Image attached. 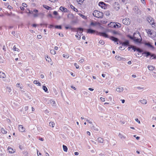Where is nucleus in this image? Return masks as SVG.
<instances>
[{
    "label": "nucleus",
    "mask_w": 156,
    "mask_h": 156,
    "mask_svg": "<svg viewBox=\"0 0 156 156\" xmlns=\"http://www.w3.org/2000/svg\"><path fill=\"white\" fill-rule=\"evenodd\" d=\"M59 9L62 12H67V9L62 6H61L59 8Z\"/></svg>",
    "instance_id": "obj_12"
},
{
    "label": "nucleus",
    "mask_w": 156,
    "mask_h": 156,
    "mask_svg": "<svg viewBox=\"0 0 156 156\" xmlns=\"http://www.w3.org/2000/svg\"><path fill=\"white\" fill-rule=\"evenodd\" d=\"M136 51L139 53H141L143 52V51L142 49L139 48H137Z\"/></svg>",
    "instance_id": "obj_43"
},
{
    "label": "nucleus",
    "mask_w": 156,
    "mask_h": 156,
    "mask_svg": "<svg viewBox=\"0 0 156 156\" xmlns=\"http://www.w3.org/2000/svg\"><path fill=\"white\" fill-rule=\"evenodd\" d=\"M100 99L101 101H102L103 102H104L105 101V99L104 98H103L102 97H101L100 98Z\"/></svg>",
    "instance_id": "obj_58"
},
{
    "label": "nucleus",
    "mask_w": 156,
    "mask_h": 156,
    "mask_svg": "<svg viewBox=\"0 0 156 156\" xmlns=\"http://www.w3.org/2000/svg\"><path fill=\"white\" fill-rule=\"evenodd\" d=\"M153 32H152V35L153 37H154L156 36V33L155 32V31L153 30Z\"/></svg>",
    "instance_id": "obj_49"
},
{
    "label": "nucleus",
    "mask_w": 156,
    "mask_h": 156,
    "mask_svg": "<svg viewBox=\"0 0 156 156\" xmlns=\"http://www.w3.org/2000/svg\"><path fill=\"white\" fill-rule=\"evenodd\" d=\"M73 14H69L68 15V18L70 19H73Z\"/></svg>",
    "instance_id": "obj_28"
},
{
    "label": "nucleus",
    "mask_w": 156,
    "mask_h": 156,
    "mask_svg": "<svg viewBox=\"0 0 156 156\" xmlns=\"http://www.w3.org/2000/svg\"><path fill=\"white\" fill-rule=\"evenodd\" d=\"M112 33L114 34H119L118 32L116 31H113Z\"/></svg>",
    "instance_id": "obj_55"
},
{
    "label": "nucleus",
    "mask_w": 156,
    "mask_h": 156,
    "mask_svg": "<svg viewBox=\"0 0 156 156\" xmlns=\"http://www.w3.org/2000/svg\"><path fill=\"white\" fill-rule=\"evenodd\" d=\"M145 44V45H147L152 48H154V47L149 43H146Z\"/></svg>",
    "instance_id": "obj_24"
},
{
    "label": "nucleus",
    "mask_w": 156,
    "mask_h": 156,
    "mask_svg": "<svg viewBox=\"0 0 156 156\" xmlns=\"http://www.w3.org/2000/svg\"><path fill=\"white\" fill-rule=\"evenodd\" d=\"M74 65L75 66H76V69H77L79 68V66H78V65H77V64L76 63H75L74 64Z\"/></svg>",
    "instance_id": "obj_59"
},
{
    "label": "nucleus",
    "mask_w": 156,
    "mask_h": 156,
    "mask_svg": "<svg viewBox=\"0 0 156 156\" xmlns=\"http://www.w3.org/2000/svg\"><path fill=\"white\" fill-rule=\"evenodd\" d=\"M55 28L61 29L62 28V27L60 25H56L55 27Z\"/></svg>",
    "instance_id": "obj_47"
},
{
    "label": "nucleus",
    "mask_w": 156,
    "mask_h": 156,
    "mask_svg": "<svg viewBox=\"0 0 156 156\" xmlns=\"http://www.w3.org/2000/svg\"><path fill=\"white\" fill-rule=\"evenodd\" d=\"M109 38L110 39L115 42H117L119 41V39L113 36L110 37Z\"/></svg>",
    "instance_id": "obj_11"
},
{
    "label": "nucleus",
    "mask_w": 156,
    "mask_h": 156,
    "mask_svg": "<svg viewBox=\"0 0 156 156\" xmlns=\"http://www.w3.org/2000/svg\"><path fill=\"white\" fill-rule=\"evenodd\" d=\"M76 30H77L76 31L77 32L78 31L81 32L80 33H82V32L83 31V29L81 28H78L77 29H76V30H75L76 31Z\"/></svg>",
    "instance_id": "obj_22"
},
{
    "label": "nucleus",
    "mask_w": 156,
    "mask_h": 156,
    "mask_svg": "<svg viewBox=\"0 0 156 156\" xmlns=\"http://www.w3.org/2000/svg\"><path fill=\"white\" fill-rule=\"evenodd\" d=\"M127 37H129V38H130L132 40H133L134 38V36H133V37H132L130 35H128Z\"/></svg>",
    "instance_id": "obj_50"
},
{
    "label": "nucleus",
    "mask_w": 156,
    "mask_h": 156,
    "mask_svg": "<svg viewBox=\"0 0 156 156\" xmlns=\"http://www.w3.org/2000/svg\"><path fill=\"white\" fill-rule=\"evenodd\" d=\"M63 57L66 58H68L69 57V56L68 54H64L63 55Z\"/></svg>",
    "instance_id": "obj_46"
},
{
    "label": "nucleus",
    "mask_w": 156,
    "mask_h": 156,
    "mask_svg": "<svg viewBox=\"0 0 156 156\" xmlns=\"http://www.w3.org/2000/svg\"><path fill=\"white\" fill-rule=\"evenodd\" d=\"M42 88L44 91L47 92L48 91V89L45 86H43L42 87Z\"/></svg>",
    "instance_id": "obj_41"
},
{
    "label": "nucleus",
    "mask_w": 156,
    "mask_h": 156,
    "mask_svg": "<svg viewBox=\"0 0 156 156\" xmlns=\"http://www.w3.org/2000/svg\"><path fill=\"white\" fill-rule=\"evenodd\" d=\"M123 90V88L122 87H119L117 88L116 89V90L119 92H122Z\"/></svg>",
    "instance_id": "obj_16"
},
{
    "label": "nucleus",
    "mask_w": 156,
    "mask_h": 156,
    "mask_svg": "<svg viewBox=\"0 0 156 156\" xmlns=\"http://www.w3.org/2000/svg\"><path fill=\"white\" fill-rule=\"evenodd\" d=\"M76 37H77L78 40H80V39L81 36L79 34H78V35H76Z\"/></svg>",
    "instance_id": "obj_54"
},
{
    "label": "nucleus",
    "mask_w": 156,
    "mask_h": 156,
    "mask_svg": "<svg viewBox=\"0 0 156 156\" xmlns=\"http://www.w3.org/2000/svg\"><path fill=\"white\" fill-rule=\"evenodd\" d=\"M43 7L44 8L46 9H47L48 10H49L51 8V7H50L46 5H43Z\"/></svg>",
    "instance_id": "obj_34"
},
{
    "label": "nucleus",
    "mask_w": 156,
    "mask_h": 156,
    "mask_svg": "<svg viewBox=\"0 0 156 156\" xmlns=\"http://www.w3.org/2000/svg\"><path fill=\"white\" fill-rule=\"evenodd\" d=\"M148 69L150 70H153L154 69V67L152 66H148Z\"/></svg>",
    "instance_id": "obj_21"
},
{
    "label": "nucleus",
    "mask_w": 156,
    "mask_h": 156,
    "mask_svg": "<svg viewBox=\"0 0 156 156\" xmlns=\"http://www.w3.org/2000/svg\"><path fill=\"white\" fill-rule=\"evenodd\" d=\"M114 22H111L108 25V26L110 27H113V26L115 24Z\"/></svg>",
    "instance_id": "obj_29"
},
{
    "label": "nucleus",
    "mask_w": 156,
    "mask_h": 156,
    "mask_svg": "<svg viewBox=\"0 0 156 156\" xmlns=\"http://www.w3.org/2000/svg\"><path fill=\"white\" fill-rule=\"evenodd\" d=\"M43 14L42 13H34L33 14L34 15V17H37L39 15H41V14Z\"/></svg>",
    "instance_id": "obj_27"
},
{
    "label": "nucleus",
    "mask_w": 156,
    "mask_h": 156,
    "mask_svg": "<svg viewBox=\"0 0 156 156\" xmlns=\"http://www.w3.org/2000/svg\"><path fill=\"white\" fill-rule=\"evenodd\" d=\"M115 58L118 60L120 61L121 60L122 58L119 55H116L115 57Z\"/></svg>",
    "instance_id": "obj_31"
},
{
    "label": "nucleus",
    "mask_w": 156,
    "mask_h": 156,
    "mask_svg": "<svg viewBox=\"0 0 156 156\" xmlns=\"http://www.w3.org/2000/svg\"><path fill=\"white\" fill-rule=\"evenodd\" d=\"M8 150L9 153H13V152H14L13 150L11 148L9 147L8 148Z\"/></svg>",
    "instance_id": "obj_33"
},
{
    "label": "nucleus",
    "mask_w": 156,
    "mask_h": 156,
    "mask_svg": "<svg viewBox=\"0 0 156 156\" xmlns=\"http://www.w3.org/2000/svg\"><path fill=\"white\" fill-rule=\"evenodd\" d=\"M6 76L4 73L2 72H0V77L2 79H4L5 78Z\"/></svg>",
    "instance_id": "obj_14"
},
{
    "label": "nucleus",
    "mask_w": 156,
    "mask_h": 156,
    "mask_svg": "<svg viewBox=\"0 0 156 156\" xmlns=\"http://www.w3.org/2000/svg\"><path fill=\"white\" fill-rule=\"evenodd\" d=\"M16 86L18 87H20V88L21 89L22 88V87L21 86V85L19 83H17L16 84Z\"/></svg>",
    "instance_id": "obj_52"
},
{
    "label": "nucleus",
    "mask_w": 156,
    "mask_h": 156,
    "mask_svg": "<svg viewBox=\"0 0 156 156\" xmlns=\"http://www.w3.org/2000/svg\"><path fill=\"white\" fill-rule=\"evenodd\" d=\"M50 52L53 55H55L56 53L54 49L51 50Z\"/></svg>",
    "instance_id": "obj_39"
},
{
    "label": "nucleus",
    "mask_w": 156,
    "mask_h": 156,
    "mask_svg": "<svg viewBox=\"0 0 156 156\" xmlns=\"http://www.w3.org/2000/svg\"><path fill=\"white\" fill-rule=\"evenodd\" d=\"M99 43L102 45H103L105 44V42L103 40H100L99 41Z\"/></svg>",
    "instance_id": "obj_48"
},
{
    "label": "nucleus",
    "mask_w": 156,
    "mask_h": 156,
    "mask_svg": "<svg viewBox=\"0 0 156 156\" xmlns=\"http://www.w3.org/2000/svg\"><path fill=\"white\" fill-rule=\"evenodd\" d=\"M83 93L85 95H87L88 93L86 91H83Z\"/></svg>",
    "instance_id": "obj_60"
},
{
    "label": "nucleus",
    "mask_w": 156,
    "mask_h": 156,
    "mask_svg": "<svg viewBox=\"0 0 156 156\" xmlns=\"http://www.w3.org/2000/svg\"><path fill=\"white\" fill-rule=\"evenodd\" d=\"M55 123L53 122H50L49 123V125L50 126L53 127L55 125Z\"/></svg>",
    "instance_id": "obj_30"
},
{
    "label": "nucleus",
    "mask_w": 156,
    "mask_h": 156,
    "mask_svg": "<svg viewBox=\"0 0 156 156\" xmlns=\"http://www.w3.org/2000/svg\"><path fill=\"white\" fill-rule=\"evenodd\" d=\"M119 137L121 139H125L126 138V137L125 136H124L123 135H122V134H121L120 133H119Z\"/></svg>",
    "instance_id": "obj_23"
},
{
    "label": "nucleus",
    "mask_w": 156,
    "mask_h": 156,
    "mask_svg": "<svg viewBox=\"0 0 156 156\" xmlns=\"http://www.w3.org/2000/svg\"><path fill=\"white\" fill-rule=\"evenodd\" d=\"M48 104H51L52 106H55L56 104L55 101L53 100L52 99H50L48 101Z\"/></svg>",
    "instance_id": "obj_7"
},
{
    "label": "nucleus",
    "mask_w": 156,
    "mask_h": 156,
    "mask_svg": "<svg viewBox=\"0 0 156 156\" xmlns=\"http://www.w3.org/2000/svg\"><path fill=\"white\" fill-rule=\"evenodd\" d=\"M118 24H119L118 25L117 24V23H115V24L113 26V27L115 28H119L121 27V25L120 24L118 23Z\"/></svg>",
    "instance_id": "obj_15"
},
{
    "label": "nucleus",
    "mask_w": 156,
    "mask_h": 156,
    "mask_svg": "<svg viewBox=\"0 0 156 156\" xmlns=\"http://www.w3.org/2000/svg\"><path fill=\"white\" fill-rule=\"evenodd\" d=\"M63 149L64 151L65 152H67V151L68 149H67V147L66 146L64 145H63Z\"/></svg>",
    "instance_id": "obj_35"
},
{
    "label": "nucleus",
    "mask_w": 156,
    "mask_h": 156,
    "mask_svg": "<svg viewBox=\"0 0 156 156\" xmlns=\"http://www.w3.org/2000/svg\"><path fill=\"white\" fill-rule=\"evenodd\" d=\"M122 22L124 24L128 25L130 24L131 21L129 18H126L122 20Z\"/></svg>",
    "instance_id": "obj_4"
},
{
    "label": "nucleus",
    "mask_w": 156,
    "mask_h": 156,
    "mask_svg": "<svg viewBox=\"0 0 156 156\" xmlns=\"http://www.w3.org/2000/svg\"><path fill=\"white\" fill-rule=\"evenodd\" d=\"M122 46H126L129 45V42L128 40H126L124 42L121 43Z\"/></svg>",
    "instance_id": "obj_9"
},
{
    "label": "nucleus",
    "mask_w": 156,
    "mask_h": 156,
    "mask_svg": "<svg viewBox=\"0 0 156 156\" xmlns=\"http://www.w3.org/2000/svg\"><path fill=\"white\" fill-rule=\"evenodd\" d=\"M129 47L128 48V50H129V49L130 48H132L133 47V45H129Z\"/></svg>",
    "instance_id": "obj_57"
},
{
    "label": "nucleus",
    "mask_w": 156,
    "mask_h": 156,
    "mask_svg": "<svg viewBox=\"0 0 156 156\" xmlns=\"http://www.w3.org/2000/svg\"><path fill=\"white\" fill-rule=\"evenodd\" d=\"M132 49L134 51H136L137 48L135 46H133V47L132 48Z\"/></svg>",
    "instance_id": "obj_53"
},
{
    "label": "nucleus",
    "mask_w": 156,
    "mask_h": 156,
    "mask_svg": "<svg viewBox=\"0 0 156 156\" xmlns=\"http://www.w3.org/2000/svg\"><path fill=\"white\" fill-rule=\"evenodd\" d=\"M127 37H129V38H130L132 40H133L134 38V36H133V37H132L130 35H128Z\"/></svg>",
    "instance_id": "obj_51"
},
{
    "label": "nucleus",
    "mask_w": 156,
    "mask_h": 156,
    "mask_svg": "<svg viewBox=\"0 0 156 156\" xmlns=\"http://www.w3.org/2000/svg\"><path fill=\"white\" fill-rule=\"evenodd\" d=\"M37 37V38L39 39H40L42 37V36L40 35H38Z\"/></svg>",
    "instance_id": "obj_63"
},
{
    "label": "nucleus",
    "mask_w": 156,
    "mask_h": 156,
    "mask_svg": "<svg viewBox=\"0 0 156 156\" xmlns=\"http://www.w3.org/2000/svg\"><path fill=\"white\" fill-rule=\"evenodd\" d=\"M53 14H54V15H58V12L56 11H54L53 12Z\"/></svg>",
    "instance_id": "obj_64"
},
{
    "label": "nucleus",
    "mask_w": 156,
    "mask_h": 156,
    "mask_svg": "<svg viewBox=\"0 0 156 156\" xmlns=\"http://www.w3.org/2000/svg\"><path fill=\"white\" fill-rule=\"evenodd\" d=\"M33 12H35V13H38V11L37 9H34L33 10Z\"/></svg>",
    "instance_id": "obj_61"
},
{
    "label": "nucleus",
    "mask_w": 156,
    "mask_h": 156,
    "mask_svg": "<svg viewBox=\"0 0 156 156\" xmlns=\"http://www.w3.org/2000/svg\"><path fill=\"white\" fill-rule=\"evenodd\" d=\"M105 4L103 2H101L99 3V5L101 6L102 8L104 7L103 5H105Z\"/></svg>",
    "instance_id": "obj_26"
},
{
    "label": "nucleus",
    "mask_w": 156,
    "mask_h": 156,
    "mask_svg": "<svg viewBox=\"0 0 156 156\" xmlns=\"http://www.w3.org/2000/svg\"><path fill=\"white\" fill-rule=\"evenodd\" d=\"M93 14L94 16L98 18H102L103 16V14L102 12L97 10L94 11Z\"/></svg>",
    "instance_id": "obj_2"
},
{
    "label": "nucleus",
    "mask_w": 156,
    "mask_h": 156,
    "mask_svg": "<svg viewBox=\"0 0 156 156\" xmlns=\"http://www.w3.org/2000/svg\"><path fill=\"white\" fill-rule=\"evenodd\" d=\"M11 103L14 106H16L17 105V102L16 101H13L11 102Z\"/></svg>",
    "instance_id": "obj_32"
},
{
    "label": "nucleus",
    "mask_w": 156,
    "mask_h": 156,
    "mask_svg": "<svg viewBox=\"0 0 156 156\" xmlns=\"http://www.w3.org/2000/svg\"><path fill=\"white\" fill-rule=\"evenodd\" d=\"M70 6L71 9L77 12L78 11L77 9L76 8L73 6L71 5Z\"/></svg>",
    "instance_id": "obj_36"
},
{
    "label": "nucleus",
    "mask_w": 156,
    "mask_h": 156,
    "mask_svg": "<svg viewBox=\"0 0 156 156\" xmlns=\"http://www.w3.org/2000/svg\"><path fill=\"white\" fill-rule=\"evenodd\" d=\"M18 128L20 131L21 132H23L25 131V128L22 125H19Z\"/></svg>",
    "instance_id": "obj_13"
},
{
    "label": "nucleus",
    "mask_w": 156,
    "mask_h": 156,
    "mask_svg": "<svg viewBox=\"0 0 156 156\" xmlns=\"http://www.w3.org/2000/svg\"><path fill=\"white\" fill-rule=\"evenodd\" d=\"M133 35L134 36V38L133 41L136 43H140L142 41V38H141V39H139L138 37H137L136 36H139L141 37L140 33L139 32L137 33H135L133 34Z\"/></svg>",
    "instance_id": "obj_1"
},
{
    "label": "nucleus",
    "mask_w": 156,
    "mask_h": 156,
    "mask_svg": "<svg viewBox=\"0 0 156 156\" xmlns=\"http://www.w3.org/2000/svg\"><path fill=\"white\" fill-rule=\"evenodd\" d=\"M99 34L100 35L105 37H108V34L105 32H99Z\"/></svg>",
    "instance_id": "obj_10"
},
{
    "label": "nucleus",
    "mask_w": 156,
    "mask_h": 156,
    "mask_svg": "<svg viewBox=\"0 0 156 156\" xmlns=\"http://www.w3.org/2000/svg\"><path fill=\"white\" fill-rule=\"evenodd\" d=\"M4 58L2 55L0 54V63H3L4 61Z\"/></svg>",
    "instance_id": "obj_17"
},
{
    "label": "nucleus",
    "mask_w": 156,
    "mask_h": 156,
    "mask_svg": "<svg viewBox=\"0 0 156 156\" xmlns=\"http://www.w3.org/2000/svg\"><path fill=\"white\" fill-rule=\"evenodd\" d=\"M105 65V67L107 69H109L110 68V64L106 62L103 63Z\"/></svg>",
    "instance_id": "obj_18"
},
{
    "label": "nucleus",
    "mask_w": 156,
    "mask_h": 156,
    "mask_svg": "<svg viewBox=\"0 0 156 156\" xmlns=\"http://www.w3.org/2000/svg\"><path fill=\"white\" fill-rule=\"evenodd\" d=\"M98 142L100 143H103L104 141V140L102 138L99 137L98 138Z\"/></svg>",
    "instance_id": "obj_25"
},
{
    "label": "nucleus",
    "mask_w": 156,
    "mask_h": 156,
    "mask_svg": "<svg viewBox=\"0 0 156 156\" xmlns=\"http://www.w3.org/2000/svg\"><path fill=\"white\" fill-rule=\"evenodd\" d=\"M79 15L80 16H81L82 18L84 19H86V16H85L84 15H82V14H80V13H79Z\"/></svg>",
    "instance_id": "obj_44"
},
{
    "label": "nucleus",
    "mask_w": 156,
    "mask_h": 156,
    "mask_svg": "<svg viewBox=\"0 0 156 156\" xmlns=\"http://www.w3.org/2000/svg\"><path fill=\"white\" fill-rule=\"evenodd\" d=\"M133 10L136 14L140 15L141 14V11L137 6H135L133 9Z\"/></svg>",
    "instance_id": "obj_3"
},
{
    "label": "nucleus",
    "mask_w": 156,
    "mask_h": 156,
    "mask_svg": "<svg viewBox=\"0 0 156 156\" xmlns=\"http://www.w3.org/2000/svg\"><path fill=\"white\" fill-rule=\"evenodd\" d=\"M146 31L148 34H150V35H152V32H153V30H151L150 29L146 30Z\"/></svg>",
    "instance_id": "obj_19"
},
{
    "label": "nucleus",
    "mask_w": 156,
    "mask_h": 156,
    "mask_svg": "<svg viewBox=\"0 0 156 156\" xmlns=\"http://www.w3.org/2000/svg\"><path fill=\"white\" fill-rule=\"evenodd\" d=\"M65 28L66 29H72V30H76V28H72L71 27H70V26H69V27L66 26L65 27Z\"/></svg>",
    "instance_id": "obj_37"
},
{
    "label": "nucleus",
    "mask_w": 156,
    "mask_h": 156,
    "mask_svg": "<svg viewBox=\"0 0 156 156\" xmlns=\"http://www.w3.org/2000/svg\"><path fill=\"white\" fill-rule=\"evenodd\" d=\"M96 32V31L91 29L87 30V33L89 34H94Z\"/></svg>",
    "instance_id": "obj_8"
},
{
    "label": "nucleus",
    "mask_w": 156,
    "mask_h": 156,
    "mask_svg": "<svg viewBox=\"0 0 156 156\" xmlns=\"http://www.w3.org/2000/svg\"><path fill=\"white\" fill-rule=\"evenodd\" d=\"M137 88L139 90H141L143 89L144 88L141 87H137Z\"/></svg>",
    "instance_id": "obj_62"
},
{
    "label": "nucleus",
    "mask_w": 156,
    "mask_h": 156,
    "mask_svg": "<svg viewBox=\"0 0 156 156\" xmlns=\"http://www.w3.org/2000/svg\"><path fill=\"white\" fill-rule=\"evenodd\" d=\"M1 132L3 133H7V131L5 130L4 128H2L1 129Z\"/></svg>",
    "instance_id": "obj_40"
},
{
    "label": "nucleus",
    "mask_w": 156,
    "mask_h": 156,
    "mask_svg": "<svg viewBox=\"0 0 156 156\" xmlns=\"http://www.w3.org/2000/svg\"><path fill=\"white\" fill-rule=\"evenodd\" d=\"M34 84H38V86H41V83L37 80H35L34 81Z\"/></svg>",
    "instance_id": "obj_20"
},
{
    "label": "nucleus",
    "mask_w": 156,
    "mask_h": 156,
    "mask_svg": "<svg viewBox=\"0 0 156 156\" xmlns=\"http://www.w3.org/2000/svg\"><path fill=\"white\" fill-rule=\"evenodd\" d=\"M13 49L14 51H19V49L18 48H16L15 46H14L13 47Z\"/></svg>",
    "instance_id": "obj_45"
},
{
    "label": "nucleus",
    "mask_w": 156,
    "mask_h": 156,
    "mask_svg": "<svg viewBox=\"0 0 156 156\" xmlns=\"http://www.w3.org/2000/svg\"><path fill=\"white\" fill-rule=\"evenodd\" d=\"M7 91L8 92V94H10L11 95H12L14 91L12 90L11 88L9 87H6Z\"/></svg>",
    "instance_id": "obj_6"
},
{
    "label": "nucleus",
    "mask_w": 156,
    "mask_h": 156,
    "mask_svg": "<svg viewBox=\"0 0 156 156\" xmlns=\"http://www.w3.org/2000/svg\"><path fill=\"white\" fill-rule=\"evenodd\" d=\"M140 102L142 104H145L147 103V101L146 100L143 99L142 100H140Z\"/></svg>",
    "instance_id": "obj_38"
},
{
    "label": "nucleus",
    "mask_w": 156,
    "mask_h": 156,
    "mask_svg": "<svg viewBox=\"0 0 156 156\" xmlns=\"http://www.w3.org/2000/svg\"><path fill=\"white\" fill-rule=\"evenodd\" d=\"M22 5L24 7H26L27 6V4L26 3H23Z\"/></svg>",
    "instance_id": "obj_56"
},
{
    "label": "nucleus",
    "mask_w": 156,
    "mask_h": 156,
    "mask_svg": "<svg viewBox=\"0 0 156 156\" xmlns=\"http://www.w3.org/2000/svg\"><path fill=\"white\" fill-rule=\"evenodd\" d=\"M143 54H145L146 55V56L147 57H148V56H149V55L151 56V57L153 56L154 57L153 58H151V59H156V56H154V54L151 55V53L149 52L145 51L143 53Z\"/></svg>",
    "instance_id": "obj_5"
},
{
    "label": "nucleus",
    "mask_w": 156,
    "mask_h": 156,
    "mask_svg": "<svg viewBox=\"0 0 156 156\" xmlns=\"http://www.w3.org/2000/svg\"><path fill=\"white\" fill-rule=\"evenodd\" d=\"M97 24V22H91L90 23V25L91 26H96Z\"/></svg>",
    "instance_id": "obj_42"
}]
</instances>
